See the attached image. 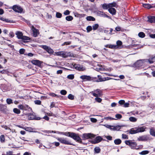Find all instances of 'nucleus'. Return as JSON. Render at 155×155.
I'll return each instance as SVG.
<instances>
[{
	"label": "nucleus",
	"mask_w": 155,
	"mask_h": 155,
	"mask_svg": "<svg viewBox=\"0 0 155 155\" xmlns=\"http://www.w3.org/2000/svg\"><path fill=\"white\" fill-rule=\"evenodd\" d=\"M146 128V127H137L132 128L130 130L127 131V132H129L130 134H134L139 133L143 132L145 131V130Z\"/></svg>",
	"instance_id": "nucleus-1"
},
{
	"label": "nucleus",
	"mask_w": 155,
	"mask_h": 155,
	"mask_svg": "<svg viewBox=\"0 0 155 155\" xmlns=\"http://www.w3.org/2000/svg\"><path fill=\"white\" fill-rule=\"evenodd\" d=\"M125 144L129 146L132 149H134L137 146V144L136 142L133 141V140H126L125 142Z\"/></svg>",
	"instance_id": "nucleus-2"
},
{
	"label": "nucleus",
	"mask_w": 155,
	"mask_h": 155,
	"mask_svg": "<svg viewBox=\"0 0 155 155\" xmlns=\"http://www.w3.org/2000/svg\"><path fill=\"white\" fill-rule=\"evenodd\" d=\"M18 39H21L24 40H29L30 39L29 37L23 36L22 32L18 31L15 33Z\"/></svg>",
	"instance_id": "nucleus-3"
},
{
	"label": "nucleus",
	"mask_w": 155,
	"mask_h": 155,
	"mask_svg": "<svg viewBox=\"0 0 155 155\" xmlns=\"http://www.w3.org/2000/svg\"><path fill=\"white\" fill-rule=\"evenodd\" d=\"M56 55L62 57L64 58H67L68 56H71L70 52H64L63 51L58 52L56 53Z\"/></svg>",
	"instance_id": "nucleus-4"
},
{
	"label": "nucleus",
	"mask_w": 155,
	"mask_h": 155,
	"mask_svg": "<svg viewBox=\"0 0 155 155\" xmlns=\"http://www.w3.org/2000/svg\"><path fill=\"white\" fill-rule=\"evenodd\" d=\"M58 140L61 143L67 145H72L71 142L68 141L67 138L63 137L58 138Z\"/></svg>",
	"instance_id": "nucleus-5"
},
{
	"label": "nucleus",
	"mask_w": 155,
	"mask_h": 155,
	"mask_svg": "<svg viewBox=\"0 0 155 155\" xmlns=\"http://www.w3.org/2000/svg\"><path fill=\"white\" fill-rule=\"evenodd\" d=\"M69 136H70V137L72 138L76 141L79 142H81V138L78 135H77L75 133L72 132L71 133V135H69Z\"/></svg>",
	"instance_id": "nucleus-6"
},
{
	"label": "nucleus",
	"mask_w": 155,
	"mask_h": 155,
	"mask_svg": "<svg viewBox=\"0 0 155 155\" xmlns=\"http://www.w3.org/2000/svg\"><path fill=\"white\" fill-rule=\"evenodd\" d=\"M94 135L91 133H85L83 134L82 138L83 140L88 139L92 137H94Z\"/></svg>",
	"instance_id": "nucleus-7"
},
{
	"label": "nucleus",
	"mask_w": 155,
	"mask_h": 155,
	"mask_svg": "<svg viewBox=\"0 0 155 155\" xmlns=\"http://www.w3.org/2000/svg\"><path fill=\"white\" fill-rule=\"evenodd\" d=\"M12 9L15 12L21 13L23 11V9L20 6L15 5L13 6Z\"/></svg>",
	"instance_id": "nucleus-8"
},
{
	"label": "nucleus",
	"mask_w": 155,
	"mask_h": 155,
	"mask_svg": "<svg viewBox=\"0 0 155 155\" xmlns=\"http://www.w3.org/2000/svg\"><path fill=\"white\" fill-rule=\"evenodd\" d=\"M41 47L49 54H52L54 52L50 47L46 45H41Z\"/></svg>",
	"instance_id": "nucleus-9"
},
{
	"label": "nucleus",
	"mask_w": 155,
	"mask_h": 155,
	"mask_svg": "<svg viewBox=\"0 0 155 155\" xmlns=\"http://www.w3.org/2000/svg\"><path fill=\"white\" fill-rule=\"evenodd\" d=\"M149 139V137L146 135H144L139 136L137 138V140L139 141H145L148 140Z\"/></svg>",
	"instance_id": "nucleus-10"
},
{
	"label": "nucleus",
	"mask_w": 155,
	"mask_h": 155,
	"mask_svg": "<svg viewBox=\"0 0 155 155\" xmlns=\"http://www.w3.org/2000/svg\"><path fill=\"white\" fill-rule=\"evenodd\" d=\"M146 62L145 60H140L137 61L134 64V65L137 67L142 66L143 63Z\"/></svg>",
	"instance_id": "nucleus-11"
},
{
	"label": "nucleus",
	"mask_w": 155,
	"mask_h": 155,
	"mask_svg": "<svg viewBox=\"0 0 155 155\" xmlns=\"http://www.w3.org/2000/svg\"><path fill=\"white\" fill-rule=\"evenodd\" d=\"M72 65L75 69L79 71H84L85 70V68L83 67L82 65L76 64H72Z\"/></svg>",
	"instance_id": "nucleus-12"
},
{
	"label": "nucleus",
	"mask_w": 155,
	"mask_h": 155,
	"mask_svg": "<svg viewBox=\"0 0 155 155\" xmlns=\"http://www.w3.org/2000/svg\"><path fill=\"white\" fill-rule=\"evenodd\" d=\"M31 62L33 64L36 65L39 67H41V63L42 62H41L38 60H33L31 61Z\"/></svg>",
	"instance_id": "nucleus-13"
},
{
	"label": "nucleus",
	"mask_w": 155,
	"mask_h": 155,
	"mask_svg": "<svg viewBox=\"0 0 155 155\" xmlns=\"http://www.w3.org/2000/svg\"><path fill=\"white\" fill-rule=\"evenodd\" d=\"M91 93L95 97H98L100 96L101 94V91L100 89H97L94 92L92 91Z\"/></svg>",
	"instance_id": "nucleus-14"
},
{
	"label": "nucleus",
	"mask_w": 155,
	"mask_h": 155,
	"mask_svg": "<svg viewBox=\"0 0 155 155\" xmlns=\"http://www.w3.org/2000/svg\"><path fill=\"white\" fill-rule=\"evenodd\" d=\"M81 79L84 80V81H90L92 80L91 78L89 76L86 75H82L80 76Z\"/></svg>",
	"instance_id": "nucleus-15"
},
{
	"label": "nucleus",
	"mask_w": 155,
	"mask_h": 155,
	"mask_svg": "<svg viewBox=\"0 0 155 155\" xmlns=\"http://www.w3.org/2000/svg\"><path fill=\"white\" fill-rule=\"evenodd\" d=\"M102 140V138L101 136H97L94 140L92 142L94 144L100 142Z\"/></svg>",
	"instance_id": "nucleus-16"
},
{
	"label": "nucleus",
	"mask_w": 155,
	"mask_h": 155,
	"mask_svg": "<svg viewBox=\"0 0 155 155\" xmlns=\"http://www.w3.org/2000/svg\"><path fill=\"white\" fill-rule=\"evenodd\" d=\"M147 21L150 23H155V16H149L147 17Z\"/></svg>",
	"instance_id": "nucleus-17"
},
{
	"label": "nucleus",
	"mask_w": 155,
	"mask_h": 155,
	"mask_svg": "<svg viewBox=\"0 0 155 155\" xmlns=\"http://www.w3.org/2000/svg\"><path fill=\"white\" fill-rule=\"evenodd\" d=\"M97 77L98 78V80L97 81L98 82L104 81L109 80L110 79V78L109 77H105L102 78H101V76L99 75H98Z\"/></svg>",
	"instance_id": "nucleus-18"
},
{
	"label": "nucleus",
	"mask_w": 155,
	"mask_h": 155,
	"mask_svg": "<svg viewBox=\"0 0 155 155\" xmlns=\"http://www.w3.org/2000/svg\"><path fill=\"white\" fill-rule=\"evenodd\" d=\"M146 62H148L150 64H152L155 62V56L150 58L148 59L145 60Z\"/></svg>",
	"instance_id": "nucleus-19"
},
{
	"label": "nucleus",
	"mask_w": 155,
	"mask_h": 155,
	"mask_svg": "<svg viewBox=\"0 0 155 155\" xmlns=\"http://www.w3.org/2000/svg\"><path fill=\"white\" fill-rule=\"evenodd\" d=\"M31 29L33 32L34 36L35 37H36L37 36L38 31L33 26H31Z\"/></svg>",
	"instance_id": "nucleus-20"
},
{
	"label": "nucleus",
	"mask_w": 155,
	"mask_h": 155,
	"mask_svg": "<svg viewBox=\"0 0 155 155\" xmlns=\"http://www.w3.org/2000/svg\"><path fill=\"white\" fill-rule=\"evenodd\" d=\"M29 120H33L35 119V115L34 113H29L28 114Z\"/></svg>",
	"instance_id": "nucleus-21"
},
{
	"label": "nucleus",
	"mask_w": 155,
	"mask_h": 155,
	"mask_svg": "<svg viewBox=\"0 0 155 155\" xmlns=\"http://www.w3.org/2000/svg\"><path fill=\"white\" fill-rule=\"evenodd\" d=\"M150 135L155 137V128L152 127L150 128Z\"/></svg>",
	"instance_id": "nucleus-22"
},
{
	"label": "nucleus",
	"mask_w": 155,
	"mask_h": 155,
	"mask_svg": "<svg viewBox=\"0 0 155 155\" xmlns=\"http://www.w3.org/2000/svg\"><path fill=\"white\" fill-rule=\"evenodd\" d=\"M108 10L109 12L112 15H114L115 14L116 11L114 8L110 7Z\"/></svg>",
	"instance_id": "nucleus-23"
},
{
	"label": "nucleus",
	"mask_w": 155,
	"mask_h": 155,
	"mask_svg": "<svg viewBox=\"0 0 155 155\" xmlns=\"http://www.w3.org/2000/svg\"><path fill=\"white\" fill-rule=\"evenodd\" d=\"M49 95L52 97H55L57 98H60L61 97L60 96L58 95L53 93H50Z\"/></svg>",
	"instance_id": "nucleus-24"
},
{
	"label": "nucleus",
	"mask_w": 155,
	"mask_h": 155,
	"mask_svg": "<svg viewBox=\"0 0 155 155\" xmlns=\"http://www.w3.org/2000/svg\"><path fill=\"white\" fill-rule=\"evenodd\" d=\"M121 143V140L120 139H115L114 140V143L115 144L119 145Z\"/></svg>",
	"instance_id": "nucleus-25"
},
{
	"label": "nucleus",
	"mask_w": 155,
	"mask_h": 155,
	"mask_svg": "<svg viewBox=\"0 0 155 155\" xmlns=\"http://www.w3.org/2000/svg\"><path fill=\"white\" fill-rule=\"evenodd\" d=\"M149 153V151L147 150H143L140 152L139 153L142 155H145L148 154Z\"/></svg>",
	"instance_id": "nucleus-26"
},
{
	"label": "nucleus",
	"mask_w": 155,
	"mask_h": 155,
	"mask_svg": "<svg viewBox=\"0 0 155 155\" xmlns=\"http://www.w3.org/2000/svg\"><path fill=\"white\" fill-rule=\"evenodd\" d=\"M99 14L101 16H102L104 17H107L109 18H110L109 16L101 12H100Z\"/></svg>",
	"instance_id": "nucleus-27"
},
{
	"label": "nucleus",
	"mask_w": 155,
	"mask_h": 155,
	"mask_svg": "<svg viewBox=\"0 0 155 155\" xmlns=\"http://www.w3.org/2000/svg\"><path fill=\"white\" fill-rule=\"evenodd\" d=\"M13 111L15 114H20L21 111L19 109L17 108H14L13 109Z\"/></svg>",
	"instance_id": "nucleus-28"
},
{
	"label": "nucleus",
	"mask_w": 155,
	"mask_h": 155,
	"mask_svg": "<svg viewBox=\"0 0 155 155\" xmlns=\"http://www.w3.org/2000/svg\"><path fill=\"white\" fill-rule=\"evenodd\" d=\"M27 109H29L31 110H32L31 108L28 105L25 104L23 105V110H27Z\"/></svg>",
	"instance_id": "nucleus-29"
},
{
	"label": "nucleus",
	"mask_w": 155,
	"mask_h": 155,
	"mask_svg": "<svg viewBox=\"0 0 155 155\" xmlns=\"http://www.w3.org/2000/svg\"><path fill=\"white\" fill-rule=\"evenodd\" d=\"M102 7L104 9H106L110 8L109 4H104L102 5Z\"/></svg>",
	"instance_id": "nucleus-30"
},
{
	"label": "nucleus",
	"mask_w": 155,
	"mask_h": 155,
	"mask_svg": "<svg viewBox=\"0 0 155 155\" xmlns=\"http://www.w3.org/2000/svg\"><path fill=\"white\" fill-rule=\"evenodd\" d=\"M86 18L87 20L89 21H94L95 20L94 17L91 16L87 17Z\"/></svg>",
	"instance_id": "nucleus-31"
},
{
	"label": "nucleus",
	"mask_w": 155,
	"mask_h": 155,
	"mask_svg": "<svg viewBox=\"0 0 155 155\" xmlns=\"http://www.w3.org/2000/svg\"><path fill=\"white\" fill-rule=\"evenodd\" d=\"M95 153H99L100 152L101 149L99 147H95L94 149Z\"/></svg>",
	"instance_id": "nucleus-32"
},
{
	"label": "nucleus",
	"mask_w": 155,
	"mask_h": 155,
	"mask_svg": "<svg viewBox=\"0 0 155 155\" xmlns=\"http://www.w3.org/2000/svg\"><path fill=\"white\" fill-rule=\"evenodd\" d=\"M65 19L68 21H71L73 19V17L69 15L66 16Z\"/></svg>",
	"instance_id": "nucleus-33"
},
{
	"label": "nucleus",
	"mask_w": 155,
	"mask_h": 155,
	"mask_svg": "<svg viewBox=\"0 0 155 155\" xmlns=\"http://www.w3.org/2000/svg\"><path fill=\"white\" fill-rule=\"evenodd\" d=\"M129 120L132 122H135L137 120V119L134 117H131L129 118Z\"/></svg>",
	"instance_id": "nucleus-34"
},
{
	"label": "nucleus",
	"mask_w": 155,
	"mask_h": 155,
	"mask_svg": "<svg viewBox=\"0 0 155 155\" xmlns=\"http://www.w3.org/2000/svg\"><path fill=\"white\" fill-rule=\"evenodd\" d=\"M143 6L144 7L147 8H151L150 5L147 4H143Z\"/></svg>",
	"instance_id": "nucleus-35"
},
{
	"label": "nucleus",
	"mask_w": 155,
	"mask_h": 155,
	"mask_svg": "<svg viewBox=\"0 0 155 155\" xmlns=\"http://www.w3.org/2000/svg\"><path fill=\"white\" fill-rule=\"evenodd\" d=\"M0 140L2 143L5 142V136L4 135H2L0 136Z\"/></svg>",
	"instance_id": "nucleus-36"
},
{
	"label": "nucleus",
	"mask_w": 155,
	"mask_h": 155,
	"mask_svg": "<svg viewBox=\"0 0 155 155\" xmlns=\"http://www.w3.org/2000/svg\"><path fill=\"white\" fill-rule=\"evenodd\" d=\"M138 36L140 37L143 38L145 36V34L143 32H141L138 34Z\"/></svg>",
	"instance_id": "nucleus-37"
},
{
	"label": "nucleus",
	"mask_w": 155,
	"mask_h": 155,
	"mask_svg": "<svg viewBox=\"0 0 155 155\" xmlns=\"http://www.w3.org/2000/svg\"><path fill=\"white\" fill-rule=\"evenodd\" d=\"M108 48L111 49H115L117 48V46L116 45H109Z\"/></svg>",
	"instance_id": "nucleus-38"
},
{
	"label": "nucleus",
	"mask_w": 155,
	"mask_h": 155,
	"mask_svg": "<svg viewBox=\"0 0 155 155\" xmlns=\"http://www.w3.org/2000/svg\"><path fill=\"white\" fill-rule=\"evenodd\" d=\"M67 78L69 79L72 80L74 78V75L73 74L69 75L67 76Z\"/></svg>",
	"instance_id": "nucleus-39"
},
{
	"label": "nucleus",
	"mask_w": 155,
	"mask_h": 155,
	"mask_svg": "<svg viewBox=\"0 0 155 155\" xmlns=\"http://www.w3.org/2000/svg\"><path fill=\"white\" fill-rule=\"evenodd\" d=\"M6 102L8 104H10L13 103L12 100L10 98H8L6 100Z\"/></svg>",
	"instance_id": "nucleus-40"
},
{
	"label": "nucleus",
	"mask_w": 155,
	"mask_h": 155,
	"mask_svg": "<svg viewBox=\"0 0 155 155\" xmlns=\"http://www.w3.org/2000/svg\"><path fill=\"white\" fill-rule=\"evenodd\" d=\"M25 130L27 131L30 132H33V129L32 128L30 127H27L25 129Z\"/></svg>",
	"instance_id": "nucleus-41"
},
{
	"label": "nucleus",
	"mask_w": 155,
	"mask_h": 155,
	"mask_svg": "<svg viewBox=\"0 0 155 155\" xmlns=\"http://www.w3.org/2000/svg\"><path fill=\"white\" fill-rule=\"evenodd\" d=\"M99 25L98 24H95L92 26L93 29L94 30H96L98 27Z\"/></svg>",
	"instance_id": "nucleus-42"
},
{
	"label": "nucleus",
	"mask_w": 155,
	"mask_h": 155,
	"mask_svg": "<svg viewBox=\"0 0 155 155\" xmlns=\"http://www.w3.org/2000/svg\"><path fill=\"white\" fill-rule=\"evenodd\" d=\"M56 17L57 18H61L62 17V14L61 13L57 12L56 13Z\"/></svg>",
	"instance_id": "nucleus-43"
},
{
	"label": "nucleus",
	"mask_w": 155,
	"mask_h": 155,
	"mask_svg": "<svg viewBox=\"0 0 155 155\" xmlns=\"http://www.w3.org/2000/svg\"><path fill=\"white\" fill-rule=\"evenodd\" d=\"M68 98L69 99L73 100L74 99V96L72 94H70L68 96Z\"/></svg>",
	"instance_id": "nucleus-44"
},
{
	"label": "nucleus",
	"mask_w": 155,
	"mask_h": 155,
	"mask_svg": "<svg viewBox=\"0 0 155 155\" xmlns=\"http://www.w3.org/2000/svg\"><path fill=\"white\" fill-rule=\"evenodd\" d=\"M117 4L115 2H114L111 3H110L109 4V5L110 6V8L112 7H115L116 6Z\"/></svg>",
	"instance_id": "nucleus-45"
},
{
	"label": "nucleus",
	"mask_w": 155,
	"mask_h": 155,
	"mask_svg": "<svg viewBox=\"0 0 155 155\" xmlns=\"http://www.w3.org/2000/svg\"><path fill=\"white\" fill-rule=\"evenodd\" d=\"M87 32H89L92 30V28L91 26H88L87 28Z\"/></svg>",
	"instance_id": "nucleus-46"
},
{
	"label": "nucleus",
	"mask_w": 155,
	"mask_h": 155,
	"mask_svg": "<svg viewBox=\"0 0 155 155\" xmlns=\"http://www.w3.org/2000/svg\"><path fill=\"white\" fill-rule=\"evenodd\" d=\"M114 130H118L120 129L121 127L119 125H117V126H114Z\"/></svg>",
	"instance_id": "nucleus-47"
},
{
	"label": "nucleus",
	"mask_w": 155,
	"mask_h": 155,
	"mask_svg": "<svg viewBox=\"0 0 155 155\" xmlns=\"http://www.w3.org/2000/svg\"><path fill=\"white\" fill-rule=\"evenodd\" d=\"M34 102L35 104L38 105H41V101L39 100H35Z\"/></svg>",
	"instance_id": "nucleus-48"
},
{
	"label": "nucleus",
	"mask_w": 155,
	"mask_h": 155,
	"mask_svg": "<svg viewBox=\"0 0 155 155\" xmlns=\"http://www.w3.org/2000/svg\"><path fill=\"white\" fill-rule=\"evenodd\" d=\"M115 117L118 119H120L122 117V116L120 114H117L115 115Z\"/></svg>",
	"instance_id": "nucleus-49"
},
{
	"label": "nucleus",
	"mask_w": 155,
	"mask_h": 155,
	"mask_svg": "<svg viewBox=\"0 0 155 155\" xmlns=\"http://www.w3.org/2000/svg\"><path fill=\"white\" fill-rule=\"evenodd\" d=\"M149 107L152 109L155 108V104H153L150 103L149 104Z\"/></svg>",
	"instance_id": "nucleus-50"
},
{
	"label": "nucleus",
	"mask_w": 155,
	"mask_h": 155,
	"mask_svg": "<svg viewBox=\"0 0 155 155\" xmlns=\"http://www.w3.org/2000/svg\"><path fill=\"white\" fill-rule=\"evenodd\" d=\"M118 103L122 106L125 103V101L124 100H120L119 101Z\"/></svg>",
	"instance_id": "nucleus-51"
},
{
	"label": "nucleus",
	"mask_w": 155,
	"mask_h": 155,
	"mask_svg": "<svg viewBox=\"0 0 155 155\" xmlns=\"http://www.w3.org/2000/svg\"><path fill=\"white\" fill-rule=\"evenodd\" d=\"M60 93L62 95H65L67 94V91L65 90H63L61 91Z\"/></svg>",
	"instance_id": "nucleus-52"
},
{
	"label": "nucleus",
	"mask_w": 155,
	"mask_h": 155,
	"mask_svg": "<svg viewBox=\"0 0 155 155\" xmlns=\"http://www.w3.org/2000/svg\"><path fill=\"white\" fill-rule=\"evenodd\" d=\"M122 42L118 40L117 42V47H118V46H121L122 45Z\"/></svg>",
	"instance_id": "nucleus-53"
},
{
	"label": "nucleus",
	"mask_w": 155,
	"mask_h": 155,
	"mask_svg": "<svg viewBox=\"0 0 155 155\" xmlns=\"http://www.w3.org/2000/svg\"><path fill=\"white\" fill-rule=\"evenodd\" d=\"M25 51V50L23 48L19 50V53L21 54H23L24 53Z\"/></svg>",
	"instance_id": "nucleus-54"
},
{
	"label": "nucleus",
	"mask_w": 155,
	"mask_h": 155,
	"mask_svg": "<svg viewBox=\"0 0 155 155\" xmlns=\"http://www.w3.org/2000/svg\"><path fill=\"white\" fill-rule=\"evenodd\" d=\"M95 98V100L97 102L100 103L102 101V99L101 98L99 97H96Z\"/></svg>",
	"instance_id": "nucleus-55"
},
{
	"label": "nucleus",
	"mask_w": 155,
	"mask_h": 155,
	"mask_svg": "<svg viewBox=\"0 0 155 155\" xmlns=\"http://www.w3.org/2000/svg\"><path fill=\"white\" fill-rule=\"evenodd\" d=\"M129 104H130L128 103H125L124 105L122 106L124 107H129Z\"/></svg>",
	"instance_id": "nucleus-56"
},
{
	"label": "nucleus",
	"mask_w": 155,
	"mask_h": 155,
	"mask_svg": "<svg viewBox=\"0 0 155 155\" xmlns=\"http://www.w3.org/2000/svg\"><path fill=\"white\" fill-rule=\"evenodd\" d=\"M71 133L72 132H64V135H65L66 136H67L70 137V136H69V135H71Z\"/></svg>",
	"instance_id": "nucleus-57"
},
{
	"label": "nucleus",
	"mask_w": 155,
	"mask_h": 155,
	"mask_svg": "<svg viewBox=\"0 0 155 155\" xmlns=\"http://www.w3.org/2000/svg\"><path fill=\"white\" fill-rule=\"evenodd\" d=\"M70 13V12L68 10H66L64 12V14L65 15H69Z\"/></svg>",
	"instance_id": "nucleus-58"
},
{
	"label": "nucleus",
	"mask_w": 155,
	"mask_h": 155,
	"mask_svg": "<svg viewBox=\"0 0 155 155\" xmlns=\"http://www.w3.org/2000/svg\"><path fill=\"white\" fill-rule=\"evenodd\" d=\"M122 137L123 139H128V136L125 134H122Z\"/></svg>",
	"instance_id": "nucleus-59"
},
{
	"label": "nucleus",
	"mask_w": 155,
	"mask_h": 155,
	"mask_svg": "<svg viewBox=\"0 0 155 155\" xmlns=\"http://www.w3.org/2000/svg\"><path fill=\"white\" fill-rule=\"evenodd\" d=\"M105 137L108 140H112V137L110 136H105Z\"/></svg>",
	"instance_id": "nucleus-60"
},
{
	"label": "nucleus",
	"mask_w": 155,
	"mask_h": 155,
	"mask_svg": "<svg viewBox=\"0 0 155 155\" xmlns=\"http://www.w3.org/2000/svg\"><path fill=\"white\" fill-rule=\"evenodd\" d=\"M12 151H9L6 152V155H12Z\"/></svg>",
	"instance_id": "nucleus-61"
},
{
	"label": "nucleus",
	"mask_w": 155,
	"mask_h": 155,
	"mask_svg": "<svg viewBox=\"0 0 155 155\" xmlns=\"http://www.w3.org/2000/svg\"><path fill=\"white\" fill-rule=\"evenodd\" d=\"M91 120L92 122H96L97 121V120L96 119L93 118H91Z\"/></svg>",
	"instance_id": "nucleus-62"
},
{
	"label": "nucleus",
	"mask_w": 155,
	"mask_h": 155,
	"mask_svg": "<svg viewBox=\"0 0 155 155\" xmlns=\"http://www.w3.org/2000/svg\"><path fill=\"white\" fill-rule=\"evenodd\" d=\"M43 118L46 120H49V117L47 116H45L43 117Z\"/></svg>",
	"instance_id": "nucleus-63"
},
{
	"label": "nucleus",
	"mask_w": 155,
	"mask_h": 155,
	"mask_svg": "<svg viewBox=\"0 0 155 155\" xmlns=\"http://www.w3.org/2000/svg\"><path fill=\"white\" fill-rule=\"evenodd\" d=\"M53 144H54V145L56 147L59 146L60 145L59 143L58 142H54Z\"/></svg>",
	"instance_id": "nucleus-64"
}]
</instances>
